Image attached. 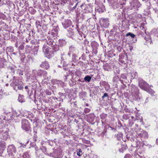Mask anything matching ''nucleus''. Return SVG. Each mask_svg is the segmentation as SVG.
<instances>
[{"label":"nucleus","mask_w":158,"mask_h":158,"mask_svg":"<svg viewBox=\"0 0 158 158\" xmlns=\"http://www.w3.org/2000/svg\"><path fill=\"white\" fill-rule=\"evenodd\" d=\"M127 147L125 143L123 144L121 142H118L115 146L116 148L120 152H123V151L127 149Z\"/></svg>","instance_id":"1a4fd4ad"},{"label":"nucleus","mask_w":158,"mask_h":158,"mask_svg":"<svg viewBox=\"0 0 158 158\" xmlns=\"http://www.w3.org/2000/svg\"><path fill=\"white\" fill-rule=\"evenodd\" d=\"M59 30L58 27H56L54 28L49 33V36L47 38V39L44 40V42H46L47 44L50 46H52L55 43L54 40L52 39V37L56 36L58 35V31Z\"/></svg>","instance_id":"f257e3e1"},{"label":"nucleus","mask_w":158,"mask_h":158,"mask_svg":"<svg viewBox=\"0 0 158 158\" xmlns=\"http://www.w3.org/2000/svg\"><path fill=\"white\" fill-rule=\"evenodd\" d=\"M13 114L15 115L16 116H19L20 114V113L19 111H16V110H15L13 111Z\"/></svg>","instance_id":"58836bf2"},{"label":"nucleus","mask_w":158,"mask_h":158,"mask_svg":"<svg viewBox=\"0 0 158 158\" xmlns=\"http://www.w3.org/2000/svg\"><path fill=\"white\" fill-rule=\"evenodd\" d=\"M104 69L105 71H109L110 69L109 66L108 64H105L103 66Z\"/></svg>","instance_id":"c9c22d12"},{"label":"nucleus","mask_w":158,"mask_h":158,"mask_svg":"<svg viewBox=\"0 0 158 158\" xmlns=\"http://www.w3.org/2000/svg\"><path fill=\"white\" fill-rule=\"evenodd\" d=\"M135 158H141V157L138 154H136L135 155Z\"/></svg>","instance_id":"680f3d73"},{"label":"nucleus","mask_w":158,"mask_h":158,"mask_svg":"<svg viewBox=\"0 0 158 158\" xmlns=\"http://www.w3.org/2000/svg\"><path fill=\"white\" fill-rule=\"evenodd\" d=\"M46 93L47 95H50L51 94V92L49 91H46Z\"/></svg>","instance_id":"bf43d9fd"},{"label":"nucleus","mask_w":158,"mask_h":158,"mask_svg":"<svg viewBox=\"0 0 158 158\" xmlns=\"http://www.w3.org/2000/svg\"><path fill=\"white\" fill-rule=\"evenodd\" d=\"M19 143L20 145V147H23V148H24L26 147V144H24L21 143Z\"/></svg>","instance_id":"8fccbe9b"},{"label":"nucleus","mask_w":158,"mask_h":158,"mask_svg":"<svg viewBox=\"0 0 158 158\" xmlns=\"http://www.w3.org/2000/svg\"><path fill=\"white\" fill-rule=\"evenodd\" d=\"M55 100H57L58 101H61L62 102H63V99H61V98H55Z\"/></svg>","instance_id":"13d9d810"},{"label":"nucleus","mask_w":158,"mask_h":158,"mask_svg":"<svg viewBox=\"0 0 158 158\" xmlns=\"http://www.w3.org/2000/svg\"><path fill=\"white\" fill-rule=\"evenodd\" d=\"M89 41L87 39H85L84 40V44L85 45L88 44H89Z\"/></svg>","instance_id":"3c124183"},{"label":"nucleus","mask_w":158,"mask_h":158,"mask_svg":"<svg viewBox=\"0 0 158 158\" xmlns=\"http://www.w3.org/2000/svg\"><path fill=\"white\" fill-rule=\"evenodd\" d=\"M62 153L61 152L57 150H55L52 153L50 154V156L56 158H60L62 156Z\"/></svg>","instance_id":"ddd939ff"},{"label":"nucleus","mask_w":158,"mask_h":158,"mask_svg":"<svg viewBox=\"0 0 158 158\" xmlns=\"http://www.w3.org/2000/svg\"><path fill=\"white\" fill-rule=\"evenodd\" d=\"M136 135L139 137L143 138H148V133L144 131H141L140 133H137Z\"/></svg>","instance_id":"dca6fc26"},{"label":"nucleus","mask_w":158,"mask_h":158,"mask_svg":"<svg viewBox=\"0 0 158 158\" xmlns=\"http://www.w3.org/2000/svg\"><path fill=\"white\" fill-rule=\"evenodd\" d=\"M123 136V134L121 133H118L115 135L116 139L118 140H120L122 138Z\"/></svg>","instance_id":"c85d7f7f"},{"label":"nucleus","mask_w":158,"mask_h":158,"mask_svg":"<svg viewBox=\"0 0 158 158\" xmlns=\"http://www.w3.org/2000/svg\"><path fill=\"white\" fill-rule=\"evenodd\" d=\"M21 158H30V157L28 153L27 152H26L23 153L22 157Z\"/></svg>","instance_id":"72a5a7b5"},{"label":"nucleus","mask_w":158,"mask_h":158,"mask_svg":"<svg viewBox=\"0 0 158 158\" xmlns=\"http://www.w3.org/2000/svg\"><path fill=\"white\" fill-rule=\"evenodd\" d=\"M71 21L69 19H66L62 22V24L64 28H67L71 25Z\"/></svg>","instance_id":"f3484780"},{"label":"nucleus","mask_w":158,"mask_h":158,"mask_svg":"<svg viewBox=\"0 0 158 158\" xmlns=\"http://www.w3.org/2000/svg\"><path fill=\"white\" fill-rule=\"evenodd\" d=\"M131 116L130 114H125L123 115V118L125 120H127L129 119Z\"/></svg>","instance_id":"7c9ffc66"},{"label":"nucleus","mask_w":158,"mask_h":158,"mask_svg":"<svg viewBox=\"0 0 158 158\" xmlns=\"http://www.w3.org/2000/svg\"><path fill=\"white\" fill-rule=\"evenodd\" d=\"M38 47L39 46H34V47L33 52V54L35 56L37 54L38 51L39 50Z\"/></svg>","instance_id":"a878e982"},{"label":"nucleus","mask_w":158,"mask_h":158,"mask_svg":"<svg viewBox=\"0 0 158 158\" xmlns=\"http://www.w3.org/2000/svg\"><path fill=\"white\" fill-rule=\"evenodd\" d=\"M9 50L10 52H12L14 51L13 48L12 47H10L9 48Z\"/></svg>","instance_id":"052dcab7"},{"label":"nucleus","mask_w":158,"mask_h":158,"mask_svg":"<svg viewBox=\"0 0 158 158\" xmlns=\"http://www.w3.org/2000/svg\"><path fill=\"white\" fill-rule=\"evenodd\" d=\"M29 48H30V47L29 46L27 45L26 47V52L27 53L30 52V50Z\"/></svg>","instance_id":"79ce46f5"},{"label":"nucleus","mask_w":158,"mask_h":158,"mask_svg":"<svg viewBox=\"0 0 158 158\" xmlns=\"http://www.w3.org/2000/svg\"><path fill=\"white\" fill-rule=\"evenodd\" d=\"M23 82L21 81L15 77H13L12 82L10 84L13 87L14 90L16 91L19 90H22L23 89Z\"/></svg>","instance_id":"f03ea898"},{"label":"nucleus","mask_w":158,"mask_h":158,"mask_svg":"<svg viewBox=\"0 0 158 158\" xmlns=\"http://www.w3.org/2000/svg\"><path fill=\"white\" fill-rule=\"evenodd\" d=\"M49 100L48 99H45L44 100V101L46 103H48L49 102Z\"/></svg>","instance_id":"0e129e2a"},{"label":"nucleus","mask_w":158,"mask_h":158,"mask_svg":"<svg viewBox=\"0 0 158 158\" xmlns=\"http://www.w3.org/2000/svg\"><path fill=\"white\" fill-rule=\"evenodd\" d=\"M9 136L8 132L5 131H4V130L1 129L0 130V138L3 140H6Z\"/></svg>","instance_id":"9b49d317"},{"label":"nucleus","mask_w":158,"mask_h":158,"mask_svg":"<svg viewBox=\"0 0 158 158\" xmlns=\"http://www.w3.org/2000/svg\"><path fill=\"white\" fill-rule=\"evenodd\" d=\"M119 80V78L118 76H115L113 77V80L114 81L117 82Z\"/></svg>","instance_id":"ea45409f"},{"label":"nucleus","mask_w":158,"mask_h":158,"mask_svg":"<svg viewBox=\"0 0 158 158\" xmlns=\"http://www.w3.org/2000/svg\"><path fill=\"white\" fill-rule=\"evenodd\" d=\"M70 76H69V75H67V76H65V77H64V79L65 81H66L67 79L68 78L69 79V77H70ZM69 79L70 80V78H69Z\"/></svg>","instance_id":"603ef678"},{"label":"nucleus","mask_w":158,"mask_h":158,"mask_svg":"<svg viewBox=\"0 0 158 158\" xmlns=\"http://www.w3.org/2000/svg\"><path fill=\"white\" fill-rule=\"evenodd\" d=\"M135 119H130L129 120L128 124L131 127L134 124Z\"/></svg>","instance_id":"f704fd0d"},{"label":"nucleus","mask_w":158,"mask_h":158,"mask_svg":"<svg viewBox=\"0 0 158 158\" xmlns=\"http://www.w3.org/2000/svg\"><path fill=\"white\" fill-rule=\"evenodd\" d=\"M108 94L106 93H105L104 94L103 96L102 97V98L103 99H104V98L106 97H108Z\"/></svg>","instance_id":"de8ad7c7"},{"label":"nucleus","mask_w":158,"mask_h":158,"mask_svg":"<svg viewBox=\"0 0 158 158\" xmlns=\"http://www.w3.org/2000/svg\"><path fill=\"white\" fill-rule=\"evenodd\" d=\"M40 66L43 68L47 69L49 67V64L47 61L43 62L40 65Z\"/></svg>","instance_id":"aec40b11"},{"label":"nucleus","mask_w":158,"mask_h":158,"mask_svg":"<svg viewBox=\"0 0 158 158\" xmlns=\"http://www.w3.org/2000/svg\"><path fill=\"white\" fill-rule=\"evenodd\" d=\"M16 148L13 144L10 145L8 147L7 152L12 158L14 157V154L16 152Z\"/></svg>","instance_id":"0eeeda50"},{"label":"nucleus","mask_w":158,"mask_h":158,"mask_svg":"<svg viewBox=\"0 0 158 158\" xmlns=\"http://www.w3.org/2000/svg\"><path fill=\"white\" fill-rule=\"evenodd\" d=\"M95 116L94 114L90 113L87 115V121L90 123L93 122L94 120Z\"/></svg>","instance_id":"2eb2a0df"},{"label":"nucleus","mask_w":158,"mask_h":158,"mask_svg":"<svg viewBox=\"0 0 158 158\" xmlns=\"http://www.w3.org/2000/svg\"><path fill=\"white\" fill-rule=\"evenodd\" d=\"M101 26L102 27L107 28L109 25V21L108 18H101L100 20Z\"/></svg>","instance_id":"9d476101"},{"label":"nucleus","mask_w":158,"mask_h":158,"mask_svg":"<svg viewBox=\"0 0 158 158\" xmlns=\"http://www.w3.org/2000/svg\"><path fill=\"white\" fill-rule=\"evenodd\" d=\"M81 59L83 60H85V55L84 54H83L81 57L79 58V59Z\"/></svg>","instance_id":"49530a36"},{"label":"nucleus","mask_w":158,"mask_h":158,"mask_svg":"<svg viewBox=\"0 0 158 158\" xmlns=\"http://www.w3.org/2000/svg\"><path fill=\"white\" fill-rule=\"evenodd\" d=\"M124 158H133L132 156L130 154H127L125 155Z\"/></svg>","instance_id":"c03bdc74"},{"label":"nucleus","mask_w":158,"mask_h":158,"mask_svg":"<svg viewBox=\"0 0 158 158\" xmlns=\"http://www.w3.org/2000/svg\"><path fill=\"white\" fill-rule=\"evenodd\" d=\"M78 4V2H77V3L75 5L73 8V10L75 9L76 8L77 6V5Z\"/></svg>","instance_id":"69168bd1"},{"label":"nucleus","mask_w":158,"mask_h":158,"mask_svg":"<svg viewBox=\"0 0 158 158\" xmlns=\"http://www.w3.org/2000/svg\"><path fill=\"white\" fill-rule=\"evenodd\" d=\"M139 85L141 88L149 93H152L153 92L152 90L148 89L149 85L143 80L140 79L139 80Z\"/></svg>","instance_id":"39448f33"},{"label":"nucleus","mask_w":158,"mask_h":158,"mask_svg":"<svg viewBox=\"0 0 158 158\" xmlns=\"http://www.w3.org/2000/svg\"><path fill=\"white\" fill-rule=\"evenodd\" d=\"M33 147L35 148V155L36 157L39 158L41 156V151L36 147L35 144H34Z\"/></svg>","instance_id":"6ab92c4d"},{"label":"nucleus","mask_w":158,"mask_h":158,"mask_svg":"<svg viewBox=\"0 0 158 158\" xmlns=\"http://www.w3.org/2000/svg\"><path fill=\"white\" fill-rule=\"evenodd\" d=\"M108 1L109 4L114 8L116 9L118 7L119 4L118 0H108Z\"/></svg>","instance_id":"4468645a"},{"label":"nucleus","mask_w":158,"mask_h":158,"mask_svg":"<svg viewBox=\"0 0 158 158\" xmlns=\"http://www.w3.org/2000/svg\"><path fill=\"white\" fill-rule=\"evenodd\" d=\"M77 31L79 35V36L78 37V39L80 40H82V36H83V37H85V35H84V34H83V33L81 31Z\"/></svg>","instance_id":"c756f323"},{"label":"nucleus","mask_w":158,"mask_h":158,"mask_svg":"<svg viewBox=\"0 0 158 158\" xmlns=\"http://www.w3.org/2000/svg\"><path fill=\"white\" fill-rule=\"evenodd\" d=\"M151 33L154 36L158 37V28L154 29L152 31Z\"/></svg>","instance_id":"b1692460"},{"label":"nucleus","mask_w":158,"mask_h":158,"mask_svg":"<svg viewBox=\"0 0 158 158\" xmlns=\"http://www.w3.org/2000/svg\"><path fill=\"white\" fill-rule=\"evenodd\" d=\"M90 111V109L88 108H85L84 109V111L85 113H89Z\"/></svg>","instance_id":"a18cd8bd"},{"label":"nucleus","mask_w":158,"mask_h":158,"mask_svg":"<svg viewBox=\"0 0 158 158\" xmlns=\"http://www.w3.org/2000/svg\"><path fill=\"white\" fill-rule=\"evenodd\" d=\"M129 35H130L132 38H134L135 37V35L134 34H133L131 32H128L126 35V36H128Z\"/></svg>","instance_id":"e433bc0d"},{"label":"nucleus","mask_w":158,"mask_h":158,"mask_svg":"<svg viewBox=\"0 0 158 158\" xmlns=\"http://www.w3.org/2000/svg\"><path fill=\"white\" fill-rule=\"evenodd\" d=\"M43 70H40L38 71L37 72V74L39 76H41L43 75Z\"/></svg>","instance_id":"a19ab883"},{"label":"nucleus","mask_w":158,"mask_h":158,"mask_svg":"<svg viewBox=\"0 0 158 158\" xmlns=\"http://www.w3.org/2000/svg\"><path fill=\"white\" fill-rule=\"evenodd\" d=\"M91 45L93 48H96L98 47V44L96 41H93L91 43Z\"/></svg>","instance_id":"bb28decb"},{"label":"nucleus","mask_w":158,"mask_h":158,"mask_svg":"<svg viewBox=\"0 0 158 158\" xmlns=\"http://www.w3.org/2000/svg\"><path fill=\"white\" fill-rule=\"evenodd\" d=\"M52 46V49L54 50V51L56 52L58 51L59 49V46L57 45L56 44L55 42L51 46Z\"/></svg>","instance_id":"393cba45"},{"label":"nucleus","mask_w":158,"mask_h":158,"mask_svg":"<svg viewBox=\"0 0 158 158\" xmlns=\"http://www.w3.org/2000/svg\"><path fill=\"white\" fill-rule=\"evenodd\" d=\"M43 50L45 54H49V50L48 47L44 44L43 47Z\"/></svg>","instance_id":"4be33fe9"},{"label":"nucleus","mask_w":158,"mask_h":158,"mask_svg":"<svg viewBox=\"0 0 158 158\" xmlns=\"http://www.w3.org/2000/svg\"><path fill=\"white\" fill-rule=\"evenodd\" d=\"M130 140L132 142L131 146L132 147L135 148L139 146L140 142L135 137H131Z\"/></svg>","instance_id":"f8f14e48"},{"label":"nucleus","mask_w":158,"mask_h":158,"mask_svg":"<svg viewBox=\"0 0 158 158\" xmlns=\"http://www.w3.org/2000/svg\"><path fill=\"white\" fill-rule=\"evenodd\" d=\"M80 6L83 10L84 12L88 13H91L92 11V6L90 5L82 4Z\"/></svg>","instance_id":"6e6552de"},{"label":"nucleus","mask_w":158,"mask_h":158,"mask_svg":"<svg viewBox=\"0 0 158 158\" xmlns=\"http://www.w3.org/2000/svg\"><path fill=\"white\" fill-rule=\"evenodd\" d=\"M136 118L135 119V120H140V122H143L142 117L140 116L139 114L138 113H136L135 114Z\"/></svg>","instance_id":"5701e85b"},{"label":"nucleus","mask_w":158,"mask_h":158,"mask_svg":"<svg viewBox=\"0 0 158 158\" xmlns=\"http://www.w3.org/2000/svg\"><path fill=\"white\" fill-rule=\"evenodd\" d=\"M43 75L45 77V78H46V77H47V73L46 71H44Z\"/></svg>","instance_id":"09e8293b"},{"label":"nucleus","mask_w":158,"mask_h":158,"mask_svg":"<svg viewBox=\"0 0 158 158\" xmlns=\"http://www.w3.org/2000/svg\"><path fill=\"white\" fill-rule=\"evenodd\" d=\"M91 79V77L88 75L85 76V77L84 78L85 81H88V82H90Z\"/></svg>","instance_id":"473e14b6"},{"label":"nucleus","mask_w":158,"mask_h":158,"mask_svg":"<svg viewBox=\"0 0 158 158\" xmlns=\"http://www.w3.org/2000/svg\"><path fill=\"white\" fill-rule=\"evenodd\" d=\"M78 54V51L77 49L74 46L72 45L69 48V51L68 55L70 57L72 55V60L74 62L76 60V57L77 56Z\"/></svg>","instance_id":"20e7f679"},{"label":"nucleus","mask_w":158,"mask_h":158,"mask_svg":"<svg viewBox=\"0 0 158 158\" xmlns=\"http://www.w3.org/2000/svg\"><path fill=\"white\" fill-rule=\"evenodd\" d=\"M21 127L26 131H29L30 130V125L27 119H23L22 120Z\"/></svg>","instance_id":"423d86ee"},{"label":"nucleus","mask_w":158,"mask_h":158,"mask_svg":"<svg viewBox=\"0 0 158 158\" xmlns=\"http://www.w3.org/2000/svg\"><path fill=\"white\" fill-rule=\"evenodd\" d=\"M131 88L132 99L134 100L140 99V97L139 93V90L137 87L132 85L131 86Z\"/></svg>","instance_id":"7ed1b4c3"},{"label":"nucleus","mask_w":158,"mask_h":158,"mask_svg":"<svg viewBox=\"0 0 158 158\" xmlns=\"http://www.w3.org/2000/svg\"><path fill=\"white\" fill-rule=\"evenodd\" d=\"M59 44L60 46H63L65 44V42L63 40H59Z\"/></svg>","instance_id":"4c0bfd02"},{"label":"nucleus","mask_w":158,"mask_h":158,"mask_svg":"<svg viewBox=\"0 0 158 158\" xmlns=\"http://www.w3.org/2000/svg\"><path fill=\"white\" fill-rule=\"evenodd\" d=\"M100 118L102 119L101 121L102 124L103 125H104L105 122L106 120V118H107V115L104 113H102L100 115Z\"/></svg>","instance_id":"412c9836"},{"label":"nucleus","mask_w":158,"mask_h":158,"mask_svg":"<svg viewBox=\"0 0 158 158\" xmlns=\"http://www.w3.org/2000/svg\"><path fill=\"white\" fill-rule=\"evenodd\" d=\"M18 101L21 103L23 102H25L24 98V96L23 95L19 94L18 98Z\"/></svg>","instance_id":"cd10ccee"},{"label":"nucleus","mask_w":158,"mask_h":158,"mask_svg":"<svg viewBox=\"0 0 158 158\" xmlns=\"http://www.w3.org/2000/svg\"><path fill=\"white\" fill-rule=\"evenodd\" d=\"M76 152L77 153V155L79 156H81L83 153V152H82L81 149H77L76 150Z\"/></svg>","instance_id":"2f4dec72"},{"label":"nucleus","mask_w":158,"mask_h":158,"mask_svg":"<svg viewBox=\"0 0 158 158\" xmlns=\"http://www.w3.org/2000/svg\"><path fill=\"white\" fill-rule=\"evenodd\" d=\"M41 150H42L43 152H45L46 151V148L45 147H43L42 148H41Z\"/></svg>","instance_id":"6e6d98bb"},{"label":"nucleus","mask_w":158,"mask_h":158,"mask_svg":"<svg viewBox=\"0 0 158 158\" xmlns=\"http://www.w3.org/2000/svg\"><path fill=\"white\" fill-rule=\"evenodd\" d=\"M80 94V95H85L86 94V93L85 92L83 91L81 92Z\"/></svg>","instance_id":"4d7b16f0"},{"label":"nucleus","mask_w":158,"mask_h":158,"mask_svg":"<svg viewBox=\"0 0 158 158\" xmlns=\"http://www.w3.org/2000/svg\"><path fill=\"white\" fill-rule=\"evenodd\" d=\"M78 4V2H77V3L75 5L73 8V10L75 9L76 8L77 6V5Z\"/></svg>","instance_id":"338daca9"},{"label":"nucleus","mask_w":158,"mask_h":158,"mask_svg":"<svg viewBox=\"0 0 158 158\" xmlns=\"http://www.w3.org/2000/svg\"><path fill=\"white\" fill-rule=\"evenodd\" d=\"M51 82L53 84H57L60 82V81L57 80H51Z\"/></svg>","instance_id":"37998d69"},{"label":"nucleus","mask_w":158,"mask_h":158,"mask_svg":"<svg viewBox=\"0 0 158 158\" xmlns=\"http://www.w3.org/2000/svg\"><path fill=\"white\" fill-rule=\"evenodd\" d=\"M24 46L23 45H21L19 47V49L21 50H23L24 49Z\"/></svg>","instance_id":"864d4df0"},{"label":"nucleus","mask_w":158,"mask_h":158,"mask_svg":"<svg viewBox=\"0 0 158 158\" xmlns=\"http://www.w3.org/2000/svg\"><path fill=\"white\" fill-rule=\"evenodd\" d=\"M33 140L35 142L37 141V136L36 135H34L33 136Z\"/></svg>","instance_id":"5fc2aeb1"},{"label":"nucleus","mask_w":158,"mask_h":158,"mask_svg":"<svg viewBox=\"0 0 158 158\" xmlns=\"http://www.w3.org/2000/svg\"><path fill=\"white\" fill-rule=\"evenodd\" d=\"M93 52L95 54H96L97 53V51L96 48H93Z\"/></svg>","instance_id":"e2e57ef3"},{"label":"nucleus","mask_w":158,"mask_h":158,"mask_svg":"<svg viewBox=\"0 0 158 158\" xmlns=\"http://www.w3.org/2000/svg\"><path fill=\"white\" fill-rule=\"evenodd\" d=\"M6 147V143L4 141H0V156L3 153L4 148Z\"/></svg>","instance_id":"a211bd4d"},{"label":"nucleus","mask_w":158,"mask_h":158,"mask_svg":"<svg viewBox=\"0 0 158 158\" xmlns=\"http://www.w3.org/2000/svg\"><path fill=\"white\" fill-rule=\"evenodd\" d=\"M79 73L78 71H76L75 73V75H77V76H78V73Z\"/></svg>","instance_id":"774afa93"}]
</instances>
